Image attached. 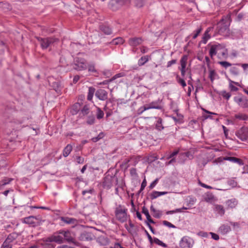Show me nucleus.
Wrapping results in <instances>:
<instances>
[{"label": "nucleus", "mask_w": 248, "mask_h": 248, "mask_svg": "<svg viewBox=\"0 0 248 248\" xmlns=\"http://www.w3.org/2000/svg\"><path fill=\"white\" fill-rule=\"evenodd\" d=\"M127 209L123 205L119 204L115 209V215L116 219L122 223L127 221L128 218Z\"/></svg>", "instance_id": "obj_1"}, {"label": "nucleus", "mask_w": 248, "mask_h": 248, "mask_svg": "<svg viewBox=\"0 0 248 248\" xmlns=\"http://www.w3.org/2000/svg\"><path fill=\"white\" fill-rule=\"evenodd\" d=\"M37 40L40 43L41 48L43 49H46L53 45L54 43L57 42L58 39L53 37L42 38L40 37H36Z\"/></svg>", "instance_id": "obj_2"}, {"label": "nucleus", "mask_w": 248, "mask_h": 248, "mask_svg": "<svg viewBox=\"0 0 248 248\" xmlns=\"http://www.w3.org/2000/svg\"><path fill=\"white\" fill-rule=\"evenodd\" d=\"M117 183L118 179L116 176L107 175L104 178L103 186L105 188L109 189L113 185H117Z\"/></svg>", "instance_id": "obj_3"}, {"label": "nucleus", "mask_w": 248, "mask_h": 248, "mask_svg": "<svg viewBox=\"0 0 248 248\" xmlns=\"http://www.w3.org/2000/svg\"><path fill=\"white\" fill-rule=\"evenodd\" d=\"M230 30L229 26L224 22V20H221L217 24V33L221 35L227 36L230 34Z\"/></svg>", "instance_id": "obj_4"}, {"label": "nucleus", "mask_w": 248, "mask_h": 248, "mask_svg": "<svg viewBox=\"0 0 248 248\" xmlns=\"http://www.w3.org/2000/svg\"><path fill=\"white\" fill-rule=\"evenodd\" d=\"M194 244L193 239L188 236H183L179 242L181 248H192Z\"/></svg>", "instance_id": "obj_5"}, {"label": "nucleus", "mask_w": 248, "mask_h": 248, "mask_svg": "<svg viewBox=\"0 0 248 248\" xmlns=\"http://www.w3.org/2000/svg\"><path fill=\"white\" fill-rule=\"evenodd\" d=\"M87 68V64L85 59L77 58L75 61L74 68L77 70H84Z\"/></svg>", "instance_id": "obj_6"}, {"label": "nucleus", "mask_w": 248, "mask_h": 248, "mask_svg": "<svg viewBox=\"0 0 248 248\" xmlns=\"http://www.w3.org/2000/svg\"><path fill=\"white\" fill-rule=\"evenodd\" d=\"M235 135L242 141H246L248 139V127H242L236 131Z\"/></svg>", "instance_id": "obj_7"}, {"label": "nucleus", "mask_w": 248, "mask_h": 248, "mask_svg": "<svg viewBox=\"0 0 248 248\" xmlns=\"http://www.w3.org/2000/svg\"><path fill=\"white\" fill-rule=\"evenodd\" d=\"M223 49V45L220 44H216L211 46L210 50L209 55L211 58L217 54L219 55L220 51Z\"/></svg>", "instance_id": "obj_8"}, {"label": "nucleus", "mask_w": 248, "mask_h": 248, "mask_svg": "<svg viewBox=\"0 0 248 248\" xmlns=\"http://www.w3.org/2000/svg\"><path fill=\"white\" fill-rule=\"evenodd\" d=\"M95 96L99 100L105 101L108 98V93L104 89H99L95 92Z\"/></svg>", "instance_id": "obj_9"}, {"label": "nucleus", "mask_w": 248, "mask_h": 248, "mask_svg": "<svg viewBox=\"0 0 248 248\" xmlns=\"http://www.w3.org/2000/svg\"><path fill=\"white\" fill-rule=\"evenodd\" d=\"M49 242H54L58 244H62L64 242L63 237L59 233V231L56 232L53 235L49 238Z\"/></svg>", "instance_id": "obj_10"}, {"label": "nucleus", "mask_w": 248, "mask_h": 248, "mask_svg": "<svg viewBox=\"0 0 248 248\" xmlns=\"http://www.w3.org/2000/svg\"><path fill=\"white\" fill-rule=\"evenodd\" d=\"M59 233L63 237V240H65L68 243H72L75 244L74 238L71 236V232L68 231H65L64 230L59 231Z\"/></svg>", "instance_id": "obj_11"}, {"label": "nucleus", "mask_w": 248, "mask_h": 248, "mask_svg": "<svg viewBox=\"0 0 248 248\" xmlns=\"http://www.w3.org/2000/svg\"><path fill=\"white\" fill-rule=\"evenodd\" d=\"M213 27H209L206 29L202 37V43L204 44H206L208 40L210 39L212 36V32L213 31Z\"/></svg>", "instance_id": "obj_12"}, {"label": "nucleus", "mask_w": 248, "mask_h": 248, "mask_svg": "<svg viewBox=\"0 0 248 248\" xmlns=\"http://www.w3.org/2000/svg\"><path fill=\"white\" fill-rule=\"evenodd\" d=\"M225 203L227 209H232L237 206L238 204V201L235 198H232L226 201Z\"/></svg>", "instance_id": "obj_13"}, {"label": "nucleus", "mask_w": 248, "mask_h": 248, "mask_svg": "<svg viewBox=\"0 0 248 248\" xmlns=\"http://www.w3.org/2000/svg\"><path fill=\"white\" fill-rule=\"evenodd\" d=\"M143 41V40L141 37H132L129 39L128 43L130 46L136 47L141 44Z\"/></svg>", "instance_id": "obj_14"}, {"label": "nucleus", "mask_w": 248, "mask_h": 248, "mask_svg": "<svg viewBox=\"0 0 248 248\" xmlns=\"http://www.w3.org/2000/svg\"><path fill=\"white\" fill-rule=\"evenodd\" d=\"M213 211L220 217L223 216L225 213V209L224 206L221 204H214Z\"/></svg>", "instance_id": "obj_15"}, {"label": "nucleus", "mask_w": 248, "mask_h": 248, "mask_svg": "<svg viewBox=\"0 0 248 248\" xmlns=\"http://www.w3.org/2000/svg\"><path fill=\"white\" fill-rule=\"evenodd\" d=\"M234 100L241 107L243 108H248V100L246 98L235 97Z\"/></svg>", "instance_id": "obj_16"}, {"label": "nucleus", "mask_w": 248, "mask_h": 248, "mask_svg": "<svg viewBox=\"0 0 248 248\" xmlns=\"http://www.w3.org/2000/svg\"><path fill=\"white\" fill-rule=\"evenodd\" d=\"M203 200L206 202L212 203L217 200L212 193L211 192H207L205 194L204 196Z\"/></svg>", "instance_id": "obj_17"}, {"label": "nucleus", "mask_w": 248, "mask_h": 248, "mask_svg": "<svg viewBox=\"0 0 248 248\" xmlns=\"http://www.w3.org/2000/svg\"><path fill=\"white\" fill-rule=\"evenodd\" d=\"M61 220L67 224H72L73 225H76L78 223V221L77 219L74 218L69 217H61Z\"/></svg>", "instance_id": "obj_18"}, {"label": "nucleus", "mask_w": 248, "mask_h": 248, "mask_svg": "<svg viewBox=\"0 0 248 248\" xmlns=\"http://www.w3.org/2000/svg\"><path fill=\"white\" fill-rule=\"evenodd\" d=\"M92 239V234L87 232H82L79 236V240L80 241H90Z\"/></svg>", "instance_id": "obj_19"}, {"label": "nucleus", "mask_w": 248, "mask_h": 248, "mask_svg": "<svg viewBox=\"0 0 248 248\" xmlns=\"http://www.w3.org/2000/svg\"><path fill=\"white\" fill-rule=\"evenodd\" d=\"M39 217L30 216L23 218L22 220H23V222L26 224L34 225L37 223L35 220H39Z\"/></svg>", "instance_id": "obj_20"}, {"label": "nucleus", "mask_w": 248, "mask_h": 248, "mask_svg": "<svg viewBox=\"0 0 248 248\" xmlns=\"http://www.w3.org/2000/svg\"><path fill=\"white\" fill-rule=\"evenodd\" d=\"M51 87L58 94L62 93V87L59 82H53L52 83Z\"/></svg>", "instance_id": "obj_21"}, {"label": "nucleus", "mask_w": 248, "mask_h": 248, "mask_svg": "<svg viewBox=\"0 0 248 248\" xmlns=\"http://www.w3.org/2000/svg\"><path fill=\"white\" fill-rule=\"evenodd\" d=\"M231 231V227L228 225L226 224L222 225L219 228V232L223 234H227Z\"/></svg>", "instance_id": "obj_22"}, {"label": "nucleus", "mask_w": 248, "mask_h": 248, "mask_svg": "<svg viewBox=\"0 0 248 248\" xmlns=\"http://www.w3.org/2000/svg\"><path fill=\"white\" fill-rule=\"evenodd\" d=\"M142 213L146 216L147 219L149 223H155V222L151 217L148 209L145 206H143L142 208Z\"/></svg>", "instance_id": "obj_23"}, {"label": "nucleus", "mask_w": 248, "mask_h": 248, "mask_svg": "<svg viewBox=\"0 0 248 248\" xmlns=\"http://www.w3.org/2000/svg\"><path fill=\"white\" fill-rule=\"evenodd\" d=\"M80 108V105L79 103L75 104L72 107L70 112L73 115H76L79 111Z\"/></svg>", "instance_id": "obj_24"}, {"label": "nucleus", "mask_w": 248, "mask_h": 248, "mask_svg": "<svg viewBox=\"0 0 248 248\" xmlns=\"http://www.w3.org/2000/svg\"><path fill=\"white\" fill-rule=\"evenodd\" d=\"M150 210L152 212H153V216L156 218H159L162 215V212L159 210H156L153 205H151L150 207Z\"/></svg>", "instance_id": "obj_25"}, {"label": "nucleus", "mask_w": 248, "mask_h": 248, "mask_svg": "<svg viewBox=\"0 0 248 248\" xmlns=\"http://www.w3.org/2000/svg\"><path fill=\"white\" fill-rule=\"evenodd\" d=\"M72 146L70 144H68L63 150V155L64 157H67L69 155L72 150Z\"/></svg>", "instance_id": "obj_26"}, {"label": "nucleus", "mask_w": 248, "mask_h": 248, "mask_svg": "<svg viewBox=\"0 0 248 248\" xmlns=\"http://www.w3.org/2000/svg\"><path fill=\"white\" fill-rule=\"evenodd\" d=\"M150 57L148 55H145L141 57L138 61V65L142 66L146 63L149 60Z\"/></svg>", "instance_id": "obj_27"}, {"label": "nucleus", "mask_w": 248, "mask_h": 248, "mask_svg": "<svg viewBox=\"0 0 248 248\" xmlns=\"http://www.w3.org/2000/svg\"><path fill=\"white\" fill-rule=\"evenodd\" d=\"M188 60V56L186 55H184L182 56L180 60V64L181 68H186Z\"/></svg>", "instance_id": "obj_28"}, {"label": "nucleus", "mask_w": 248, "mask_h": 248, "mask_svg": "<svg viewBox=\"0 0 248 248\" xmlns=\"http://www.w3.org/2000/svg\"><path fill=\"white\" fill-rule=\"evenodd\" d=\"M95 89L93 87H89L87 95V99L91 101L93 99L94 93L95 94Z\"/></svg>", "instance_id": "obj_29"}, {"label": "nucleus", "mask_w": 248, "mask_h": 248, "mask_svg": "<svg viewBox=\"0 0 248 248\" xmlns=\"http://www.w3.org/2000/svg\"><path fill=\"white\" fill-rule=\"evenodd\" d=\"M98 240L101 245L104 246L108 244L109 243V239L107 237L104 236H100L99 237Z\"/></svg>", "instance_id": "obj_30"}, {"label": "nucleus", "mask_w": 248, "mask_h": 248, "mask_svg": "<svg viewBox=\"0 0 248 248\" xmlns=\"http://www.w3.org/2000/svg\"><path fill=\"white\" fill-rule=\"evenodd\" d=\"M12 239L10 237V236H8L6 240L4 241L3 244H2L1 248H11L12 245L9 243L11 242Z\"/></svg>", "instance_id": "obj_31"}, {"label": "nucleus", "mask_w": 248, "mask_h": 248, "mask_svg": "<svg viewBox=\"0 0 248 248\" xmlns=\"http://www.w3.org/2000/svg\"><path fill=\"white\" fill-rule=\"evenodd\" d=\"M100 29L104 33L107 35H109L112 33L111 29L108 26L102 25L100 26Z\"/></svg>", "instance_id": "obj_32"}, {"label": "nucleus", "mask_w": 248, "mask_h": 248, "mask_svg": "<svg viewBox=\"0 0 248 248\" xmlns=\"http://www.w3.org/2000/svg\"><path fill=\"white\" fill-rule=\"evenodd\" d=\"M90 107L88 105H85L84 106L83 108L81 109L80 114L83 116H85L88 115L90 112Z\"/></svg>", "instance_id": "obj_33"}, {"label": "nucleus", "mask_w": 248, "mask_h": 248, "mask_svg": "<svg viewBox=\"0 0 248 248\" xmlns=\"http://www.w3.org/2000/svg\"><path fill=\"white\" fill-rule=\"evenodd\" d=\"M235 118L237 119H239L240 120L247 121L248 120V115L242 114V113H238L235 114L234 116Z\"/></svg>", "instance_id": "obj_34"}, {"label": "nucleus", "mask_w": 248, "mask_h": 248, "mask_svg": "<svg viewBox=\"0 0 248 248\" xmlns=\"http://www.w3.org/2000/svg\"><path fill=\"white\" fill-rule=\"evenodd\" d=\"M155 127L158 130H162L164 128V127L162 125V119L160 117L157 118Z\"/></svg>", "instance_id": "obj_35"}, {"label": "nucleus", "mask_w": 248, "mask_h": 248, "mask_svg": "<svg viewBox=\"0 0 248 248\" xmlns=\"http://www.w3.org/2000/svg\"><path fill=\"white\" fill-rule=\"evenodd\" d=\"M124 42V40L122 37H117L112 40L111 43L113 45H120L122 44Z\"/></svg>", "instance_id": "obj_36"}, {"label": "nucleus", "mask_w": 248, "mask_h": 248, "mask_svg": "<svg viewBox=\"0 0 248 248\" xmlns=\"http://www.w3.org/2000/svg\"><path fill=\"white\" fill-rule=\"evenodd\" d=\"M150 108L160 109L161 107L158 105H156L155 104V103L152 102L149 104L148 107H144V110H146L147 109H150Z\"/></svg>", "instance_id": "obj_37"}, {"label": "nucleus", "mask_w": 248, "mask_h": 248, "mask_svg": "<svg viewBox=\"0 0 248 248\" xmlns=\"http://www.w3.org/2000/svg\"><path fill=\"white\" fill-rule=\"evenodd\" d=\"M202 27H200L197 29L196 31H194L193 33L190 35V36H192V39H196L199 34L202 31Z\"/></svg>", "instance_id": "obj_38"}, {"label": "nucleus", "mask_w": 248, "mask_h": 248, "mask_svg": "<svg viewBox=\"0 0 248 248\" xmlns=\"http://www.w3.org/2000/svg\"><path fill=\"white\" fill-rule=\"evenodd\" d=\"M95 122V118L93 115H90L88 116L86 123L89 125L93 124Z\"/></svg>", "instance_id": "obj_39"}, {"label": "nucleus", "mask_w": 248, "mask_h": 248, "mask_svg": "<svg viewBox=\"0 0 248 248\" xmlns=\"http://www.w3.org/2000/svg\"><path fill=\"white\" fill-rule=\"evenodd\" d=\"M196 200L195 197H189L188 200L187 201L186 205L189 206V205H194L196 202Z\"/></svg>", "instance_id": "obj_40"}, {"label": "nucleus", "mask_w": 248, "mask_h": 248, "mask_svg": "<svg viewBox=\"0 0 248 248\" xmlns=\"http://www.w3.org/2000/svg\"><path fill=\"white\" fill-rule=\"evenodd\" d=\"M96 117L98 119H100L103 118L104 115V112L100 108H97V109Z\"/></svg>", "instance_id": "obj_41"}, {"label": "nucleus", "mask_w": 248, "mask_h": 248, "mask_svg": "<svg viewBox=\"0 0 248 248\" xmlns=\"http://www.w3.org/2000/svg\"><path fill=\"white\" fill-rule=\"evenodd\" d=\"M154 242L156 244L161 246L164 248H166L167 247V245L166 244L164 243L162 241L157 238H154Z\"/></svg>", "instance_id": "obj_42"}, {"label": "nucleus", "mask_w": 248, "mask_h": 248, "mask_svg": "<svg viewBox=\"0 0 248 248\" xmlns=\"http://www.w3.org/2000/svg\"><path fill=\"white\" fill-rule=\"evenodd\" d=\"M176 79L178 83L181 84L183 87H185L186 86L185 81L183 79L180 78L178 76H177Z\"/></svg>", "instance_id": "obj_43"}, {"label": "nucleus", "mask_w": 248, "mask_h": 248, "mask_svg": "<svg viewBox=\"0 0 248 248\" xmlns=\"http://www.w3.org/2000/svg\"><path fill=\"white\" fill-rule=\"evenodd\" d=\"M218 63L225 68H227L232 65V64L226 61L219 62Z\"/></svg>", "instance_id": "obj_44"}, {"label": "nucleus", "mask_w": 248, "mask_h": 248, "mask_svg": "<svg viewBox=\"0 0 248 248\" xmlns=\"http://www.w3.org/2000/svg\"><path fill=\"white\" fill-rule=\"evenodd\" d=\"M104 137V134L103 133H100L97 137H93L92 139V140L94 142H96L98 141L100 139H102Z\"/></svg>", "instance_id": "obj_45"}, {"label": "nucleus", "mask_w": 248, "mask_h": 248, "mask_svg": "<svg viewBox=\"0 0 248 248\" xmlns=\"http://www.w3.org/2000/svg\"><path fill=\"white\" fill-rule=\"evenodd\" d=\"M221 94L224 98H225L227 100H229L230 97L231 96V93H228L225 91H222Z\"/></svg>", "instance_id": "obj_46"}, {"label": "nucleus", "mask_w": 248, "mask_h": 248, "mask_svg": "<svg viewBox=\"0 0 248 248\" xmlns=\"http://www.w3.org/2000/svg\"><path fill=\"white\" fill-rule=\"evenodd\" d=\"M229 87L232 91H237L238 90V88L235 86H234L232 84V82H233V81L231 80V79H229Z\"/></svg>", "instance_id": "obj_47"}, {"label": "nucleus", "mask_w": 248, "mask_h": 248, "mask_svg": "<svg viewBox=\"0 0 248 248\" xmlns=\"http://www.w3.org/2000/svg\"><path fill=\"white\" fill-rule=\"evenodd\" d=\"M12 180H13L12 179L6 178V179L2 180L0 182V185L1 186H5V185L9 184Z\"/></svg>", "instance_id": "obj_48"}, {"label": "nucleus", "mask_w": 248, "mask_h": 248, "mask_svg": "<svg viewBox=\"0 0 248 248\" xmlns=\"http://www.w3.org/2000/svg\"><path fill=\"white\" fill-rule=\"evenodd\" d=\"M76 159L77 163L78 164H83L84 162V158L80 156H76Z\"/></svg>", "instance_id": "obj_49"}, {"label": "nucleus", "mask_w": 248, "mask_h": 248, "mask_svg": "<svg viewBox=\"0 0 248 248\" xmlns=\"http://www.w3.org/2000/svg\"><path fill=\"white\" fill-rule=\"evenodd\" d=\"M216 75V72L214 70H211L209 72V77L212 82L213 81V80L215 79V76Z\"/></svg>", "instance_id": "obj_50"}, {"label": "nucleus", "mask_w": 248, "mask_h": 248, "mask_svg": "<svg viewBox=\"0 0 248 248\" xmlns=\"http://www.w3.org/2000/svg\"><path fill=\"white\" fill-rule=\"evenodd\" d=\"M163 225L168 226L169 228H175L176 227L174 225L166 220L163 221Z\"/></svg>", "instance_id": "obj_51"}, {"label": "nucleus", "mask_w": 248, "mask_h": 248, "mask_svg": "<svg viewBox=\"0 0 248 248\" xmlns=\"http://www.w3.org/2000/svg\"><path fill=\"white\" fill-rule=\"evenodd\" d=\"M158 197V191H154L150 195L151 199L152 200L156 199Z\"/></svg>", "instance_id": "obj_52"}, {"label": "nucleus", "mask_w": 248, "mask_h": 248, "mask_svg": "<svg viewBox=\"0 0 248 248\" xmlns=\"http://www.w3.org/2000/svg\"><path fill=\"white\" fill-rule=\"evenodd\" d=\"M230 72L234 75H237L238 74V69L235 67H232L230 70Z\"/></svg>", "instance_id": "obj_53"}, {"label": "nucleus", "mask_w": 248, "mask_h": 248, "mask_svg": "<svg viewBox=\"0 0 248 248\" xmlns=\"http://www.w3.org/2000/svg\"><path fill=\"white\" fill-rule=\"evenodd\" d=\"M124 73H118V74H116L115 75H114L112 78H111V79L112 81L114 80L115 79H117V78H121V77H124Z\"/></svg>", "instance_id": "obj_54"}, {"label": "nucleus", "mask_w": 248, "mask_h": 248, "mask_svg": "<svg viewBox=\"0 0 248 248\" xmlns=\"http://www.w3.org/2000/svg\"><path fill=\"white\" fill-rule=\"evenodd\" d=\"M158 178H156L150 184V185L149 186V188L151 189H153L156 186V185L158 182Z\"/></svg>", "instance_id": "obj_55"}, {"label": "nucleus", "mask_w": 248, "mask_h": 248, "mask_svg": "<svg viewBox=\"0 0 248 248\" xmlns=\"http://www.w3.org/2000/svg\"><path fill=\"white\" fill-rule=\"evenodd\" d=\"M94 190L93 189H90L82 191V194L83 195H85L86 194H92Z\"/></svg>", "instance_id": "obj_56"}, {"label": "nucleus", "mask_w": 248, "mask_h": 248, "mask_svg": "<svg viewBox=\"0 0 248 248\" xmlns=\"http://www.w3.org/2000/svg\"><path fill=\"white\" fill-rule=\"evenodd\" d=\"M111 3L112 5L117 4L119 5H121L123 4V2L122 1V0H111Z\"/></svg>", "instance_id": "obj_57"}, {"label": "nucleus", "mask_w": 248, "mask_h": 248, "mask_svg": "<svg viewBox=\"0 0 248 248\" xmlns=\"http://www.w3.org/2000/svg\"><path fill=\"white\" fill-rule=\"evenodd\" d=\"M146 185H147V182H146L145 178H144V179L143 180V181L141 183V187H140V192L142 191L144 189V188L145 187Z\"/></svg>", "instance_id": "obj_58"}, {"label": "nucleus", "mask_w": 248, "mask_h": 248, "mask_svg": "<svg viewBox=\"0 0 248 248\" xmlns=\"http://www.w3.org/2000/svg\"><path fill=\"white\" fill-rule=\"evenodd\" d=\"M224 159L225 160H228L232 162H235V160H236V157H232V156H226L224 158Z\"/></svg>", "instance_id": "obj_59"}, {"label": "nucleus", "mask_w": 248, "mask_h": 248, "mask_svg": "<svg viewBox=\"0 0 248 248\" xmlns=\"http://www.w3.org/2000/svg\"><path fill=\"white\" fill-rule=\"evenodd\" d=\"M140 52L144 54L147 53L148 51L149 48L146 46H142L141 47H140Z\"/></svg>", "instance_id": "obj_60"}, {"label": "nucleus", "mask_w": 248, "mask_h": 248, "mask_svg": "<svg viewBox=\"0 0 248 248\" xmlns=\"http://www.w3.org/2000/svg\"><path fill=\"white\" fill-rule=\"evenodd\" d=\"M230 224L233 227L234 229L239 228L240 227V224L238 222H234L231 221Z\"/></svg>", "instance_id": "obj_61"}, {"label": "nucleus", "mask_w": 248, "mask_h": 248, "mask_svg": "<svg viewBox=\"0 0 248 248\" xmlns=\"http://www.w3.org/2000/svg\"><path fill=\"white\" fill-rule=\"evenodd\" d=\"M178 154V151H174L172 153H171L170 155L167 157V159H170L171 158H174V156Z\"/></svg>", "instance_id": "obj_62"}, {"label": "nucleus", "mask_w": 248, "mask_h": 248, "mask_svg": "<svg viewBox=\"0 0 248 248\" xmlns=\"http://www.w3.org/2000/svg\"><path fill=\"white\" fill-rule=\"evenodd\" d=\"M210 234L211 235L212 238L215 240H218L219 239V235L216 233H215L214 232H210Z\"/></svg>", "instance_id": "obj_63"}, {"label": "nucleus", "mask_w": 248, "mask_h": 248, "mask_svg": "<svg viewBox=\"0 0 248 248\" xmlns=\"http://www.w3.org/2000/svg\"><path fill=\"white\" fill-rule=\"evenodd\" d=\"M88 71L89 72H96V70L94 68V65L93 64H90L88 65Z\"/></svg>", "instance_id": "obj_64"}]
</instances>
